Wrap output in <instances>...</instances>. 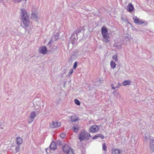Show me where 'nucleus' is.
<instances>
[{
	"mask_svg": "<svg viewBox=\"0 0 154 154\" xmlns=\"http://www.w3.org/2000/svg\"><path fill=\"white\" fill-rule=\"evenodd\" d=\"M146 135V134L145 135L144 140L145 141L147 142V140L150 139V137H147Z\"/></svg>",
	"mask_w": 154,
	"mask_h": 154,
	"instance_id": "nucleus-25",
	"label": "nucleus"
},
{
	"mask_svg": "<svg viewBox=\"0 0 154 154\" xmlns=\"http://www.w3.org/2000/svg\"><path fill=\"white\" fill-rule=\"evenodd\" d=\"M122 152V150L118 149H113L112 151V154H119Z\"/></svg>",
	"mask_w": 154,
	"mask_h": 154,
	"instance_id": "nucleus-14",
	"label": "nucleus"
},
{
	"mask_svg": "<svg viewBox=\"0 0 154 154\" xmlns=\"http://www.w3.org/2000/svg\"><path fill=\"white\" fill-rule=\"evenodd\" d=\"M75 37H74L73 39L71 42V43L73 45H75Z\"/></svg>",
	"mask_w": 154,
	"mask_h": 154,
	"instance_id": "nucleus-24",
	"label": "nucleus"
},
{
	"mask_svg": "<svg viewBox=\"0 0 154 154\" xmlns=\"http://www.w3.org/2000/svg\"><path fill=\"white\" fill-rule=\"evenodd\" d=\"M122 85V84L121 83H118V85L116 86V88H119V86H121Z\"/></svg>",
	"mask_w": 154,
	"mask_h": 154,
	"instance_id": "nucleus-33",
	"label": "nucleus"
},
{
	"mask_svg": "<svg viewBox=\"0 0 154 154\" xmlns=\"http://www.w3.org/2000/svg\"><path fill=\"white\" fill-rule=\"evenodd\" d=\"M3 0H0V2H2Z\"/></svg>",
	"mask_w": 154,
	"mask_h": 154,
	"instance_id": "nucleus-41",
	"label": "nucleus"
},
{
	"mask_svg": "<svg viewBox=\"0 0 154 154\" xmlns=\"http://www.w3.org/2000/svg\"><path fill=\"white\" fill-rule=\"evenodd\" d=\"M70 121L72 123L77 121L79 120V117L75 115H73L69 117Z\"/></svg>",
	"mask_w": 154,
	"mask_h": 154,
	"instance_id": "nucleus-9",
	"label": "nucleus"
},
{
	"mask_svg": "<svg viewBox=\"0 0 154 154\" xmlns=\"http://www.w3.org/2000/svg\"><path fill=\"white\" fill-rule=\"evenodd\" d=\"M149 148L150 149V151L153 152H154V140L151 139L150 140L149 142Z\"/></svg>",
	"mask_w": 154,
	"mask_h": 154,
	"instance_id": "nucleus-11",
	"label": "nucleus"
},
{
	"mask_svg": "<svg viewBox=\"0 0 154 154\" xmlns=\"http://www.w3.org/2000/svg\"><path fill=\"white\" fill-rule=\"evenodd\" d=\"M21 21L26 27L29 26L30 24L29 18L26 11L24 9L21 10Z\"/></svg>",
	"mask_w": 154,
	"mask_h": 154,
	"instance_id": "nucleus-1",
	"label": "nucleus"
},
{
	"mask_svg": "<svg viewBox=\"0 0 154 154\" xmlns=\"http://www.w3.org/2000/svg\"><path fill=\"white\" fill-rule=\"evenodd\" d=\"M73 34H72V35H71V38H73Z\"/></svg>",
	"mask_w": 154,
	"mask_h": 154,
	"instance_id": "nucleus-39",
	"label": "nucleus"
},
{
	"mask_svg": "<svg viewBox=\"0 0 154 154\" xmlns=\"http://www.w3.org/2000/svg\"><path fill=\"white\" fill-rule=\"evenodd\" d=\"M110 65L112 68L114 69L116 67V64L113 61H112L110 62Z\"/></svg>",
	"mask_w": 154,
	"mask_h": 154,
	"instance_id": "nucleus-19",
	"label": "nucleus"
},
{
	"mask_svg": "<svg viewBox=\"0 0 154 154\" xmlns=\"http://www.w3.org/2000/svg\"><path fill=\"white\" fill-rule=\"evenodd\" d=\"M91 138L90 134L87 133L85 131L81 132L79 134V139L80 141H82L84 140H89Z\"/></svg>",
	"mask_w": 154,
	"mask_h": 154,
	"instance_id": "nucleus-3",
	"label": "nucleus"
},
{
	"mask_svg": "<svg viewBox=\"0 0 154 154\" xmlns=\"http://www.w3.org/2000/svg\"><path fill=\"white\" fill-rule=\"evenodd\" d=\"M111 86L112 89L114 90V89H115L116 88V87H114V85L113 84L111 85Z\"/></svg>",
	"mask_w": 154,
	"mask_h": 154,
	"instance_id": "nucleus-34",
	"label": "nucleus"
},
{
	"mask_svg": "<svg viewBox=\"0 0 154 154\" xmlns=\"http://www.w3.org/2000/svg\"><path fill=\"white\" fill-rule=\"evenodd\" d=\"M66 154H74L73 152L72 151V149L71 148H70L69 150L66 153Z\"/></svg>",
	"mask_w": 154,
	"mask_h": 154,
	"instance_id": "nucleus-22",
	"label": "nucleus"
},
{
	"mask_svg": "<svg viewBox=\"0 0 154 154\" xmlns=\"http://www.w3.org/2000/svg\"><path fill=\"white\" fill-rule=\"evenodd\" d=\"M36 116L35 112L34 111L30 113V117L28 118V123H31L34 120Z\"/></svg>",
	"mask_w": 154,
	"mask_h": 154,
	"instance_id": "nucleus-4",
	"label": "nucleus"
},
{
	"mask_svg": "<svg viewBox=\"0 0 154 154\" xmlns=\"http://www.w3.org/2000/svg\"><path fill=\"white\" fill-rule=\"evenodd\" d=\"M39 52L43 54H45L47 52V48L46 46H42L38 49Z\"/></svg>",
	"mask_w": 154,
	"mask_h": 154,
	"instance_id": "nucleus-7",
	"label": "nucleus"
},
{
	"mask_svg": "<svg viewBox=\"0 0 154 154\" xmlns=\"http://www.w3.org/2000/svg\"><path fill=\"white\" fill-rule=\"evenodd\" d=\"M50 149L52 150H55L57 148V146L54 142H52L50 146Z\"/></svg>",
	"mask_w": 154,
	"mask_h": 154,
	"instance_id": "nucleus-12",
	"label": "nucleus"
},
{
	"mask_svg": "<svg viewBox=\"0 0 154 154\" xmlns=\"http://www.w3.org/2000/svg\"><path fill=\"white\" fill-rule=\"evenodd\" d=\"M38 14L37 12H33L32 11L31 18L32 20L37 22L39 19Z\"/></svg>",
	"mask_w": 154,
	"mask_h": 154,
	"instance_id": "nucleus-6",
	"label": "nucleus"
},
{
	"mask_svg": "<svg viewBox=\"0 0 154 154\" xmlns=\"http://www.w3.org/2000/svg\"><path fill=\"white\" fill-rule=\"evenodd\" d=\"M72 57H70L69 59V62H71L72 61Z\"/></svg>",
	"mask_w": 154,
	"mask_h": 154,
	"instance_id": "nucleus-37",
	"label": "nucleus"
},
{
	"mask_svg": "<svg viewBox=\"0 0 154 154\" xmlns=\"http://www.w3.org/2000/svg\"><path fill=\"white\" fill-rule=\"evenodd\" d=\"M127 11L130 12H132L134 8L133 5L131 3L128 4V5L127 6Z\"/></svg>",
	"mask_w": 154,
	"mask_h": 154,
	"instance_id": "nucleus-13",
	"label": "nucleus"
},
{
	"mask_svg": "<svg viewBox=\"0 0 154 154\" xmlns=\"http://www.w3.org/2000/svg\"><path fill=\"white\" fill-rule=\"evenodd\" d=\"M75 103L78 105H79L80 104V101L77 99H76L74 100Z\"/></svg>",
	"mask_w": 154,
	"mask_h": 154,
	"instance_id": "nucleus-23",
	"label": "nucleus"
},
{
	"mask_svg": "<svg viewBox=\"0 0 154 154\" xmlns=\"http://www.w3.org/2000/svg\"><path fill=\"white\" fill-rule=\"evenodd\" d=\"M133 19L134 22L136 24H141L145 23V22L144 21L142 20L141 19H139L136 16L133 17Z\"/></svg>",
	"mask_w": 154,
	"mask_h": 154,
	"instance_id": "nucleus-8",
	"label": "nucleus"
},
{
	"mask_svg": "<svg viewBox=\"0 0 154 154\" xmlns=\"http://www.w3.org/2000/svg\"><path fill=\"white\" fill-rule=\"evenodd\" d=\"M102 146L103 150L104 151H105L106 149V146L105 144L104 143L103 144Z\"/></svg>",
	"mask_w": 154,
	"mask_h": 154,
	"instance_id": "nucleus-31",
	"label": "nucleus"
},
{
	"mask_svg": "<svg viewBox=\"0 0 154 154\" xmlns=\"http://www.w3.org/2000/svg\"><path fill=\"white\" fill-rule=\"evenodd\" d=\"M98 138V137L97 136V135H95L94 136V137L93 138V139H97Z\"/></svg>",
	"mask_w": 154,
	"mask_h": 154,
	"instance_id": "nucleus-35",
	"label": "nucleus"
},
{
	"mask_svg": "<svg viewBox=\"0 0 154 154\" xmlns=\"http://www.w3.org/2000/svg\"><path fill=\"white\" fill-rule=\"evenodd\" d=\"M16 142L17 145H20L23 143V139L20 137H17L16 140Z\"/></svg>",
	"mask_w": 154,
	"mask_h": 154,
	"instance_id": "nucleus-15",
	"label": "nucleus"
},
{
	"mask_svg": "<svg viewBox=\"0 0 154 154\" xmlns=\"http://www.w3.org/2000/svg\"><path fill=\"white\" fill-rule=\"evenodd\" d=\"M99 128V126L97 125H92L89 129L90 132L94 133L98 131Z\"/></svg>",
	"mask_w": 154,
	"mask_h": 154,
	"instance_id": "nucleus-5",
	"label": "nucleus"
},
{
	"mask_svg": "<svg viewBox=\"0 0 154 154\" xmlns=\"http://www.w3.org/2000/svg\"><path fill=\"white\" fill-rule=\"evenodd\" d=\"M131 83V82L129 80H127L124 81L122 82V85L124 86H127L128 85H129Z\"/></svg>",
	"mask_w": 154,
	"mask_h": 154,
	"instance_id": "nucleus-18",
	"label": "nucleus"
},
{
	"mask_svg": "<svg viewBox=\"0 0 154 154\" xmlns=\"http://www.w3.org/2000/svg\"><path fill=\"white\" fill-rule=\"evenodd\" d=\"M101 30L102 34L103 37V41L105 43L108 42L110 37L107 28L106 27H103L102 28Z\"/></svg>",
	"mask_w": 154,
	"mask_h": 154,
	"instance_id": "nucleus-2",
	"label": "nucleus"
},
{
	"mask_svg": "<svg viewBox=\"0 0 154 154\" xmlns=\"http://www.w3.org/2000/svg\"><path fill=\"white\" fill-rule=\"evenodd\" d=\"M97 136L98 137H100L102 139H103L104 138V136L100 134H98Z\"/></svg>",
	"mask_w": 154,
	"mask_h": 154,
	"instance_id": "nucleus-32",
	"label": "nucleus"
},
{
	"mask_svg": "<svg viewBox=\"0 0 154 154\" xmlns=\"http://www.w3.org/2000/svg\"><path fill=\"white\" fill-rule=\"evenodd\" d=\"M121 19L123 22H128V21H127V20L126 18H124V17H121Z\"/></svg>",
	"mask_w": 154,
	"mask_h": 154,
	"instance_id": "nucleus-28",
	"label": "nucleus"
},
{
	"mask_svg": "<svg viewBox=\"0 0 154 154\" xmlns=\"http://www.w3.org/2000/svg\"><path fill=\"white\" fill-rule=\"evenodd\" d=\"M15 3H20L22 2L23 0H13Z\"/></svg>",
	"mask_w": 154,
	"mask_h": 154,
	"instance_id": "nucleus-30",
	"label": "nucleus"
},
{
	"mask_svg": "<svg viewBox=\"0 0 154 154\" xmlns=\"http://www.w3.org/2000/svg\"><path fill=\"white\" fill-rule=\"evenodd\" d=\"M79 125H74L72 128V129L73 131L75 132H77L79 129Z\"/></svg>",
	"mask_w": 154,
	"mask_h": 154,
	"instance_id": "nucleus-17",
	"label": "nucleus"
},
{
	"mask_svg": "<svg viewBox=\"0 0 154 154\" xmlns=\"http://www.w3.org/2000/svg\"><path fill=\"white\" fill-rule=\"evenodd\" d=\"M118 56L117 54H115L112 56V59L115 61L117 62L118 61V59L117 58Z\"/></svg>",
	"mask_w": 154,
	"mask_h": 154,
	"instance_id": "nucleus-20",
	"label": "nucleus"
},
{
	"mask_svg": "<svg viewBox=\"0 0 154 154\" xmlns=\"http://www.w3.org/2000/svg\"><path fill=\"white\" fill-rule=\"evenodd\" d=\"M113 94L115 95H117L118 94V93L116 91H114L113 92Z\"/></svg>",
	"mask_w": 154,
	"mask_h": 154,
	"instance_id": "nucleus-36",
	"label": "nucleus"
},
{
	"mask_svg": "<svg viewBox=\"0 0 154 154\" xmlns=\"http://www.w3.org/2000/svg\"><path fill=\"white\" fill-rule=\"evenodd\" d=\"M20 145H17L16 147L15 150L16 152H18L20 151Z\"/></svg>",
	"mask_w": 154,
	"mask_h": 154,
	"instance_id": "nucleus-21",
	"label": "nucleus"
},
{
	"mask_svg": "<svg viewBox=\"0 0 154 154\" xmlns=\"http://www.w3.org/2000/svg\"><path fill=\"white\" fill-rule=\"evenodd\" d=\"M80 30H79V31H76V32H75V33L76 34H78V33H79L80 32Z\"/></svg>",
	"mask_w": 154,
	"mask_h": 154,
	"instance_id": "nucleus-38",
	"label": "nucleus"
},
{
	"mask_svg": "<svg viewBox=\"0 0 154 154\" xmlns=\"http://www.w3.org/2000/svg\"><path fill=\"white\" fill-rule=\"evenodd\" d=\"M77 61H76L74 63L73 66V68L75 69L77 67Z\"/></svg>",
	"mask_w": 154,
	"mask_h": 154,
	"instance_id": "nucleus-27",
	"label": "nucleus"
},
{
	"mask_svg": "<svg viewBox=\"0 0 154 154\" xmlns=\"http://www.w3.org/2000/svg\"><path fill=\"white\" fill-rule=\"evenodd\" d=\"M61 125V123L60 122H53L51 124L50 126L52 128H57Z\"/></svg>",
	"mask_w": 154,
	"mask_h": 154,
	"instance_id": "nucleus-10",
	"label": "nucleus"
},
{
	"mask_svg": "<svg viewBox=\"0 0 154 154\" xmlns=\"http://www.w3.org/2000/svg\"><path fill=\"white\" fill-rule=\"evenodd\" d=\"M71 148L67 145H65L63 147V151L65 153L67 152Z\"/></svg>",
	"mask_w": 154,
	"mask_h": 154,
	"instance_id": "nucleus-16",
	"label": "nucleus"
},
{
	"mask_svg": "<svg viewBox=\"0 0 154 154\" xmlns=\"http://www.w3.org/2000/svg\"><path fill=\"white\" fill-rule=\"evenodd\" d=\"M73 70L72 69H70L68 73V75L70 76L73 72Z\"/></svg>",
	"mask_w": 154,
	"mask_h": 154,
	"instance_id": "nucleus-26",
	"label": "nucleus"
},
{
	"mask_svg": "<svg viewBox=\"0 0 154 154\" xmlns=\"http://www.w3.org/2000/svg\"><path fill=\"white\" fill-rule=\"evenodd\" d=\"M60 137L62 138H64L66 137V135L63 133H62L60 135Z\"/></svg>",
	"mask_w": 154,
	"mask_h": 154,
	"instance_id": "nucleus-29",
	"label": "nucleus"
},
{
	"mask_svg": "<svg viewBox=\"0 0 154 154\" xmlns=\"http://www.w3.org/2000/svg\"><path fill=\"white\" fill-rule=\"evenodd\" d=\"M47 149H48V148L47 149H46V152L47 153H48V151H47Z\"/></svg>",
	"mask_w": 154,
	"mask_h": 154,
	"instance_id": "nucleus-40",
	"label": "nucleus"
}]
</instances>
